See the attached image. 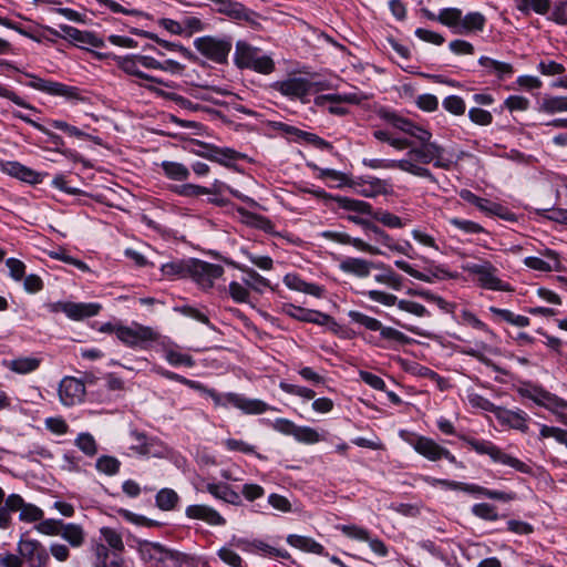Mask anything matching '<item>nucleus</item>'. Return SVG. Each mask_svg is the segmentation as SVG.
Returning <instances> with one entry per match:
<instances>
[{
    "mask_svg": "<svg viewBox=\"0 0 567 567\" xmlns=\"http://www.w3.org/2000/svg\"><path fill=\"white\" fill-rule=\"evenodd\" d=\"M385 118L394 128L405 133L414 138L415 142L420 143V147L412 148L408 153L410 159L396 161L394 168L398 167L417 176L424 175L426 169L414 164L411 161L413 158L424 164L434 162L436 166H447V163L443 158L444 150L436 143L431 142L432 133L430 131L395 113L386 114Z\"/></svg>",
    "mask_w": 567,
    "mask_h": 567,
    "instance_id": "f257e3e1",
    "label": "nucleus"
},
{
    "mask_svg": "<svg viewBox=\"0 0 567 567\" xmlns=\"http://www.w3.org/2000/svg\"><path fill=\"white\" fill-rule=\"evenodd\" d=\"M19 512V519L24 523H39L43 511L34 504L27 503L20 494L12 493L6 497L0 487V529H8L12 525V513Z\"/></svg>",
    "mask_w": 567,
    "mask_h": 567,
    "instance_id": "f03ea898",
    "label": "nucleus"
},
{
    "mask_svg": "<svg viewBox=\"0 0 567 567\" xmlns=\"http://www.w3.org/2000/svg\"><path fill=\"white\" fill-rule=\"evenodd\" d=\"M109 333H114L116 338L130 348L148 349L153 342L159 339V333L153 328L133 322L131 326L109 323Z\"/></svg>",
    "mask_w": 567,
    "mask_h": 567,
    "instance_id": "7ed1b4c3",
    "label": "nucleus"
},
{
    "mask_svg": "<svg viewBox=\"0 0 567 567\" xmlns=\"http://www.w3.org/2000/svg\"><path fill=\"white\" fill-rule=\"evenodd\" d=\"M234 61L240 69H250L262 74H270L275 70V62L269 55L262 54L260 49L245 41L236 43Z\"/></svg>",
    "mask_w": 567,
    "mask_h": 567,
    "instance_id": "20e7f679",
    "label": "nucleus"
},
{
    "mask_svg": "<svg viewBox=\"0 0 567 567\" xmlns=\"http://www.w3.org/2000/svg\"><path fill=\"white\" fill-rule=\"evenodd\" d=\"M206 393L213 400L215 406H234L246 414H261L270 410H276L259 399H248L238 393H218L213 389L206 390Z\"/></svg>",
    "mask_w": 567,
    "mask_h": 567,
    "instance_id": "39448f33",
    "label": "nucleus"
},
{
    "mask_svg": "<svg viewBox=\"0 0 567 567\" xmlns=\"http://www.w3.org/2000/svg\"><path fill=\"white\" fill-rule=\"evenodd\" d=\"M463 270L476 277L478 286L483 289L494 291H513L508 282L498 277V269L489 261L466 262Z\"/></svg>",
    "mask_w": 567,
    "mask_h": 567,
    "instance_id": "423d86ee",
    "label": "nucleus"
},
{
    "mask_svg": "<svg viewBox=\"0 0 567 567\" xmlns=\"http://www.w3.org/2000/svg\"><path fill=\"white\" fill-rule=\"evenodd\" d=\"M478 454H487L494 462L511 466L520 473H529L530 467L518 458L506 454L489 441H480L465 435L460 436Z\"/></svg>",
    "mask_w": 567,
    "mask_h": 567,
    "instance_id": "0eeeda50",
    "label": "nucleus"
},
{
    "mask_svg": "<svg viewBox=\"0 0 567 567\" xmlns=\"http://www.w3.org/2000/svg\"><path fill=\"white\" fill-rule=\"evenodd\" d=\"M424 481L432 485V486H442L447 489L453 491H462L468 494L474 495H483L491 499H497L501 502H511L515 499L516 494L513 492H501V491H493L485 488L483 486L476 485V484H468L463 482H456V481H450V480H442V478H434L426 476L424 477Z\"/></svg>",
    "mask_w": 567,
    "mask_h": 567,
    "instance_id": "6e6552de",
    "label": "nucleus"
},
{
    "mask_svg": "<svg viewBox=\"0 0 567 567\" xmlns=\"http://www.w3.org/2000/svg\"><path fill=\"white\" fill-rule=\"evenodd\" d=\"M317 85V83H313L306 78L289 76L288 79L276 81L271 86L284 96L291 100H300L305 103L308 101L307 97L318 90Z\"/></svg>",
    "mask_w": 567,
    "mask_h": 567,
    "instance_id": "1a4fd4ad",
    "label": "nucleus"
},
{
    "mask_svg": "<svg viewBox=\"0 0 567 567\" xmlns=\"http://www.w3.org/2000/svg\"><path fill=\"white\" fill-rule=\"evenodd\" d=\"M349 317L355 323H359L371 331H379L382 339L386 341H393L400 344H408L411 339L403 332L392 328L385 327L382 322L375 318L369 317L360 311L351 310Z\"/></svg>",
    "mask_w": 567,
    "mask_h": 567,
    "instance_id": "9d476101",
    "label": "nucleus"
},
{
    "mask_svg": "<svg viewBox=\"0 0 567 567\" xmlns=\"http://www.w3.org/2000/svg\"><path fill=\"white\" fill-rule=\"evenodd\" d=\"M194 45L207 59L216 63H224L227 61L233 43L229 38L218 39L207 35L197 38L194 41Z\"/></svg>",
    "mask_w": 567,
    "mask_h": 567,
    "instance_id": "9b49d317",
    "label": "nucleus"
},
{
    "mask_svg": "<svg viewBox=\"0 0 567 567\" xmlns=\"http://www.w3.org/2000/svg\"><path fill=\"white\" fill-rule=\"evenodd\" d=\"M17 551L23 557L28 567H48L50 564L48 549L37 539L25 538L22 535L17 544Z\"/></svg>",
    "mask_w": 567,
    "mask_h": 567,
    "instance_id": "f8f14e48",
    "label": "nucleus"
},
{
    "mask_svg": "<svg viewBox=\"0 0 567 567\" xmlns=\"http://www.w3.org/2000/svg\"><path fill=\"white\" fill-rule=\"evenodd\" d=\"M363 295L371 301L379 302L383 306L391 307L396 305L400 310L416 317L429 316V311L423 305L405 299L399 300L396 296L392 293H388L381 290H369L363 292Z\"/></svg>",
    "mask_w": 567,
    "mask_h": 567,
    "instance_id": "ddd939ff",
    "label": "nucleus"
},
{
    "mask_svg": "<svg viewBox=\"0 0 567 567\" xmlns=\"http://www.w3.org/2000/svg\"><path fill=\"white\" fill-rule=\"evenodd\" d=\"M518 392L522 396L534 401L537 405L544 406L551 412H558L560 410H567V401L548 392L547 390L528 384L519 388Z\"/></svg>",
    "mask_w": 567,
    "mask_h": 567,
    "instance_id": "4468645a",
    "label": "nucleus"
},
{
    "mask_svg": "<svg viewBox=\"0 0 567 567\" xmlns=\"http://www.w3.org/2000/svg\"><path fill=\"white\" fill-rule=\"evenodd\" d=\"M223 274L224 268L220 265L190 259L188 277L196 281L203 289H210L214 286V281L220 278Z\"/></svg>",
    "mask_w": 567,
    "mask_h": 567,
    "instance_id": "2eb2a0df",
    "label": "nucleus"
},
{
    "mask_svg": "<svg viewBox=\"0 0 567 567\" xmlns=\"http://www.w3.org/2000/svg\"><path fill=\"white\" fill-rule=\"evenodd\" d=\"M412 445L419 454H421L429 461L436 462L441 458H445L450 463L463 467L462 463L457 462L456 457L447 449L441 446L430 437L419 436L416 437Z\"/></svg>",
    "mask_w": 567,
    "mask_h": 567,
    "instance_id": "dca6fc26",
    "label": "nucleus"
},
{
    "mask_svg": "<svg viewBox=\"0 0 567 567\" xmlns=\"http://www.w3.org/2000/svg\"><path fill=\"white\" fill-rule=\"evenodd\" d=\"M140 554L145 561L165 563L166 560L174 561L175 565L183 563L186 555L165 548L158 543L144 542L140 545Z\"/></svg>",
    "mask_w": 567,
    "mask_h": 567,
    "instance_id": "f3484780",
    "label": "nucleus"
},
{
    "mask_svg": "<svg viewBox=\"0 0 567 567\" xmlns=\"http://www.w3.org/2000/svg\"><path fill=\"white\" fill-rule=\"evenodd\" d=\"M58 392L61 403L66 406H72L83 401L85 383L74 377H64L59 384Z\"/></svg>",
    "mask_w": 567,
    "mask_h": 567,
    "instance_id": "a211bd4d",
    "label": "nucleus"
},
{
    "mask_svg": "<svg viewBox=\"0 0 567 567\" xmlns=\"http://www.w3.org/2000/svg\"><path fill=\"white\" fill-rule=\"evenodd\" d=\"M339 186H349L365 197H377L379 195H390L393 193L390 185L384 179H342Z\"/></svg>",
    "mask_w": 567,
    "mask_h": 567,
    "instance_id": "6ab92c4d",
    "label": "nucleus"
},
{
    "mask_svg": "<svg viewBox=\"0 0 567 567\" xmlns=\"http://www.w3.org/2000/svg\"><path fill=\"white\" fill-rule=\"evenodd\" d=\"M361 100L358 93L326 94L318 96L316 104L322 105L324 102H330L329 112L333 115L343 116L348 113V109L341 106V103L359 104Z\"/></svg>",
    "mask_w": 567,
    "mask_h": 567,
    "instance_id": "aec40b11",
    "label": "nucleus"
},
{
    "mask_svg": "<svg viewBox=\"0 0 567 567\" xmlns=\"http://www.w3.org/2000/svg\"><path fill=\"white\" fill-rule=\"evenodd\" d=\"M113 59L117 62L118 66L127 74L134 75L136 78L155 82L161 85H165L167 87H173L168 82H165L161 79L152 76L141 70L140 55H127V56H117L114 55Z\"/></svg>",
    "mask_w": 567,
    "mask_h": 567,
    "instance_id": "412c9836",
    "label": "nucleus"
},
{
    "mask_svg": "<svg viewBox=\"0 0 567 567\" xmlns=\"http://www.w3.org/2000/svg\"><path fill=\"white\" fill-rule=\"evenodd\" d=\"M382 264H374L373 261L363 258L346 257L340 260L339 269L344 274L365 278L370 275L373 268H380Z\"/></svg>",
    "mask_w": 567,
    "mask_h": 567,
    "instance_id": "4be33fe9",
    "label": "nucleus"
},
{
    "mask_svg": "<svg viewBox=\"0 0 567 567\" xmlns=\"http://www.w3.org/2000/svg\"><path fill=\"white\" fill-rule=\"evenodd\" d=\"M56 307L73 320H82L84 318L95 316L102 309L100 303L94 302H60Z\"/></svg>",
    "mask_w": 567,
    "mask_h": 567,
    "instance_id": "5701e85b",
    "label": "nucleus"
},
{
    "mask_svg": "<svg viewBox=\"0 0 567 567\" xmlns=\"http://www.w3.org/2000/svg\"><path fill=\"white\" fill-rule=\"evenodd\" d=\"M185 515L190 519L204 520L214 526L226 524V519L216 509L207 505H189L185 509Z\"/></svg>",
    "mask_w": 567,
    "mask_h": 567,
    "instance_id": "b1692460",
    "label": "nucleus"
},
{
    "mask_svg": "<svg viewBox=\"0 0 567 567\" xmlns=\"http://www.w3.org/2000/svg\"><path fill=\"white\" fill-rule=\"evenodd\" d=\"M204 148L206 150L205 155L208 158H210L212 161H215L221 165H225V166H231L235 163H237L238 161H249L250 162V158H248L247 155L236 152L233 148H228V147L220 148V147L208 146V145L204 146Z\"/></svg>",
    "mask_w": 567,
    "mask_h": 567,
    "instance_id": "393cba45",
    "label": "nucleus"
},
{
    "mask_svg": "<svg viewBox=\"0 0 567 567\" xmlns=\"http://www.w3.org/2000/svg\"><path fill=\"white\" fill-rule=\"evenodd\" d=\"M33 81L30 83V86L33 89H37L39 91L52 94V95H59V96H66L69 99H75L78 97V89L73 86H69L59 82L53 81H47L37 76H32Z\"/></svg>",
    "mask_w": 567,
    "mask_h": 567,
    "instance_id": "a878e982",
    "label": "nucleus"
},
{
    "mask_svg": "<svg viewBox=\"0 0 567 567\" xmlns=\"http://www.w3.org/2000/svg\"><path fill=\"white\" fill-rule=\"evenodd\" d=\"M176 193L183 196L198 197L202 195H209L212 203H220L219 195L221 194V186L214 185L212 188L198 186L195 184L176 185L173 188Z\"/></svg>",
    "mask_w": 567,
    "mask_h": 567,
    "instance_id": "bb28decb",
    "label": "nucleus"
},
{
    "mask_svg": "<svg viewBox=\"0 0 567 567\" xmlns=\"http://www.w3.org/2000/svg\"><path fill=\"white\" fill-rule=\"evenodd\" d=\"M486 24V18L483 13L473 11L462 16L460 30H455V34H471L482 32Z\"/></svg>",
    "mask_w": 567,
    "mask_h": 567,
    "instance_id": "cd10ccee",
    "label": "nucleus"
},
{
    "mask_svg": "<svg viewBox=\"0 0 567 567\" xmlns=\"http://www.w3.org/2000/svg\"><path fill=\"white\" fill-rule=\"evenodd\" d=\"M40 364L41 359L37 357H19L16 359L2 361L3 367L19 374L31 373L35 371Z\"/></svg>",
    "mask_w": 567,
    "mask_h": 567,
    "instance_id": "c85d7f7f",
    "label": "nucleus"
},
{
    "mask_svg": "<svg viewBox=\"0 0 567 567\" xmlns=\"http://www.w3.org/2000/svg\"><path fill=\"white\" fill-rule=\"evenodd\" d=\"M207 492L217 499H221L228 504L239 506L241 505L240 495L235 492L228 484L225 483H209L206 486Z\"/></svg>",
    "mask_w": 567,
    "mask_h": 567,
    "instance_id": "c756f323",
    "label": "nucleus"
},
{
    "mask_svg": "<svg viewBox=\"0 0 567 567\" xmlns=\"http://www.w3.org/2000/svg\"><path fill=\"white\" fill-rule=\"evenodd\" d=\"M463 12L458 8H444L440 10L437 16L429 13L427 18L436 20L443 25L450 28L455 34V30H460Z\"/></svg>",
    "mask_w": 567,
    "mask_h": 567,
    "instance_id": "7c9ffc66",
    "label": "nucleus"
},
{
    "mask_svg": "<svg viewBox=\"0 0 567 567\" xmlns=\"http://www.w3.org/2000/svg\"><path fill=\"white\" fill-rule=\"evenodd\" d=\"M284 284L291 290L305 292L315 297H320L322 293L321 287L315 284L306 282L297 274H287L284 277Z\"/></svg>",
    "mask_w": 567,
    "mask_h": 567,
    "instance_id": "2f4dec72",
    "label": "nucleus"
},
{
    "mask_svg": "<svg viewBox=\"0 0 567 567\" xmlns=\"http://www.w3.org/2000/svg\"><path fill=\"white\" fill-rule=\"evenodd\" d=\"M546 256L548 257L549 260H544L539 257H526L524 259V264L528 268L538 270V271L547 272V271H551V270H558L560 262H559L557 254L553 250H547Z\"/></svg>",
    "mask_w": 567,
    "mask_h": 567,
    "instance_id": "473e14b6",
    "label": "nucleus"
},
{
    "mask_svg": "<svg viewBox=\"0 0 567 567\" xmlns=\"http://www.w3.org/2000/svg\"><path fill=\"white\" fill-rule=\"evenodd\" d=\"M480 65H482L488 73L496 75L501 80H505L514 73V68L512 64L506 62H501L488 56H481L478 60Z\"/></svg>",
    "mask_w": 567,
    "mask_h": 567,
    "instance_id": "72a5a7b5",
    "label": "nucleus"
},
{
    "mask_svg": "<svg viewBox=\"0 0 567 567\" xmlns=\"http://www.w3.org/2000/svg\"><path fill=\"white\" fill-rule=\"evenodd\" d=\"M495 415L501 422L508 424L513 429L523 432L527 431L526 414L523 411L515 412L498 406Z\"/></svg>",
    "mask_w": 567,
    "mask_h": 567,
    "instance_id": "f704fd0d",
    "label": "nucleus"
},
{
    "mask_svg": "<svg viewBox=\"0 0 567 567\" xmlns=\"http://www.w3.org/2000/svg\"><path fill=\"white\" fill-rule=\"evenodd\" d=\"M537 110L546 114L567 112V96L544 95L537 103Z\"/></svg>",
    "mask_w": 567,
    "mask_h": 567,
    "instance_id": "c9c22d12",
    "label": "nucleus"
},
{
    "mask_svg": "<svg viewBox=\"0 0 567 567\" xmlns=\"http://www.w3.org/2000/svg\"><path fill=\"white\" fill-rule=\"evenodd\" d=\"M287 542L296 548L318 555H322L324 550V547L321 544L306 536L289 535Z\"/></svg>",
    "mask_w": 567,
    "mask_h": 567,
    "instance_id": "e433bc0d",
    "label": "nucleus"
},
{
    "mask_svg": "<svg viewBox=\"0 0 567 567\" xmlns=\"http://www.w3.org/2000/svg\"><path fill=\"white\" fill-rule=\"evenodd\" d=\"M190 259L176 260L164 264L161 268L163 275L169 279L187 278L189 274Z\"/></svg>",
    "mask_w": 567,
    "mask_h": 567,
    "instance_id": "4c0bfd02",
    "label": "nucleus"
},
{
    "mask_svg": "<svg viewBox=\"0 0 567 567\" xmlns=\"http://www.w3.org/2000/svg\"><path fill=\"white\" fill-rule=\"evenodd\" d=\"M60 536L72 547H80L84 543V530L78 524L64 523Z\"/></svg>",
    "mask_w": 567,
    "mask_h": 567,
    "instance_id": "58836bf2",
    "label": "nucleus"
},
{
    "mask_svg": "<svg viewBox=\"0 0 567 567\" xmlns=\"http://www.w3.org/2000/svg\"><path fill=\"white\" fill-rule=\"evenodd\" d=\"M515 7L523 14L534 11L537 14H546L550 8L549 0H514Z\"/></svg>",
    "mask_w": 567,
    "mask_h": 567,
    "instance_id": "ea45409f",
    "label": "nucleus"
},
{
    "mask_svg": "<svg viewBox=\"0 0 567 567\" xmlns=\"http://www.w3.org/2000/svg\"><path fill=\"white\" fill-rule=\"evenodd\" d=\"M179 502L178 494L172 488H162L155 496L156 506L162 511H173Z\"/></svg>",
    "mask_w": 567,
    "mask_h": 567,
    "instance_id": "a19ab883",
    "label": "nucleus"
},
{
    "mask_svg": "<svg viewBox=\"0 0 567 567\" xmlns=\"http://www.w3.org/2000/svg\"><path fill=\"white\" fill-rule=\"evenodd\" d=\"M380 269H383V271L374 276L377 282L385 285L393 290H400L402 288L403 279L400 275L394 272L391 268H385L383 264Z\"/></svg>",
    "mask_w": 567,
    "mask_h": 567,
    "instance_id": "79ce46f5",
    "label": "nucleus"
},
{
    "mask_svg": "<svg viewBox=\"0 0 567 567\" xmlns=\"http://www.w3.org/2000/svg\"><path fill=\"white\" fill-rule=\"evenodd\" d=\"M245 274L247 275V277L243 279V282L247 288H250L256 292L262 293L265 288L270 287L269 280L259 275L255 269L248 267Z\"/></svg>",
    "mask_w": 567,
    "mask_h": 567,
    "instance_id": "37998d69",
    "label": "nucleus"
},
{
    "mask_svg": "<svg viewBox=\"0 0 567 567\" xmlns=\"http://www.w3.org/2000/svg\"><path fill=\"white\" fill-rule=\"evenodd\" d=\"M64 522L62 519H44L42 518L35 526L34 529L43 535L58 536L61 534Z\"/></svg>",
    "mask_w": 567,
    "mask_h": 567,
    "instance_id": "c03bdc74",
    "label": "nucleus"
},
{
    "mask_svg": "<svg viewBox=\"0 0 567 567\" xmlns=\"http://www.w3.org/2000/svg\"><path fill=\"white\" fill-rule=\"evenodd\" d=\"M339 206L351 212H357L360 214H371V205L363 200H357L349 197H336L334 198Z\"/></svg>",
    "mask_w": 567,
    "mask_h": 567,
    "instance_id": "a18cd8bd",
    "label": "nucleus"
},
{
    "mask_svg": "<svg viewBox=\"0 0 567 567\" xmlns=\"http://www.w3.org/2000/svg\"><path fill=\"white\" fill-rule=\"evenodd\" d=\"M461 353L473 357L494 371L506 374V371L488 359L481 349L475 347H463Z\"/></svg>",
    "mask_w": 567,
    "mask_h": 567,
    "instance_id": "49530a36",
    "label": "nucleus"
},
{
    "mask_svg": "<svg viewBox=\"0 0 567 567\" xmlns=\"http://www.w3.org/2000/svg\"><path fill=\"white\" fill-rule=\"evenodd\" d=\"M165 359L169 364L174 367L185 365L192 368L195 365V361L189 354L182 353L174 349L165 350Z\"/></svg>",
    "mask_w": 567,
    "mask_h": 567,
    "instance_id": "de8ad7c7",
    "label": "nucleus"
},
{
    "mask_svg": "<svg viewBox=\"0 0 567 567\" xmlns=\"http://www.w3.org/2000/svg\"><path fill=\"white\" fill-rule=\"evenodd\" d=\"M280 311L281 313L301 322H308L309 316L311 313V309H306L289 302L282 303Z\"/></svg>",
    "mask_w": 567,
    "mask_h": 567,
    "instance_id": "09e8293b",
    "label": "nucleus"
},
{
    "mask_svg": "<svg viewBox=\"0 0 567 567\" xmlns=\"http://www.w3.org/2000/svg\"><path fill=\"white\" fill-rule=\"evenodd\" d=\"M295 439L305 444H315L321 441V435L318 431L310 426H297Z\"/></svg>",
    "mask_w": 567,
    "mask_h": 567,
    "instance_id": "8fccbe9b",
    "label": "nucleus"
},
{
    "mask_svg": "<svg viewBox=\"0 0 567 567\" xmlns=\"http://www.w3.org/2000/svg\"><path fill=\"white\" fill-rule=\"evenodd\" d=\"M66 33L69 37L73 38L74 40H76L83 44H89L92 47H100L103 43V41L101 39H99L97 37H95L94 34H92L90 32H82V31L71 28V27L66 29Z\"/></svg>",
    "mask_w": 567,
    "mask_h": 567,
    "instance_id": "3c124183",
    "label": "nucleus"
},
{
    "mask_svg": "<svg viewBox=\"0 0 567 567\" xmlns=\"http://www.w3.org/2000/svg\"><path fill=\"white\" fill-rule=\"evenodd\" d=\"M371 215L375 220L382 223L389 228H401L404 226L402 219L392 213L385 210H377L371 213Z\"/></svg>",
    "mask_w": 567,
    "mask_h": 567,
    "instance_id": "603ef678",
    "label": "nucleus"
},
{
    "mask_svg": "<svg viewBox=\"0 0 567 567\" xmlns=\"http://www.w3.org/2000/svg\"><path fill=\"white\" fill-rule=\"evenodd\" d=\"M472 513L484 520L495 522L498 519V514L494 505L487 503L475 504L472 507Z\"/></svg>",
    "mask_w": 567,
    "mask_h": 567,
    "instance_id": "864d4df0",
    "label": "nucleus"
},
{
    "mask_svg": "<svg viewBox=\"0 0 567 567\" xmlns=\"http://www.w3.org/2000/svg\"><path fill=\"white\" fill-rule=\"evenodd\" d=\"M280 389L288 394L297 395L307 400H312L316 396V392L311 389L286 382L280 383Z\"/></svg>",
    "mask_w": 567,
    "mask_h": 567,
    "instance_id": "5fc2aeb1",
    "label": "nucleus"
},
{
    "mask_svg": "<svg viewBox=\"0 0 567 567\" xmlns=\"http://www.w3.org/2000/svg\"><path fill=\"white\" fill-rule=\"evenodd\" d=\"M450 224L466 234H480L484 231V228L480 224L467 219L454 217L450 219Z\"/></svg>",
    "mask_w": 567,
    "mask_h": 567,
    "instance_id": "6e6d98bb",
    "label": "nucleus"
},
{
    "mask_svg": "<svg viewBox=\"0 0 567 567\" xmlns=\"http://www.w3.org/2000/svg\"><path fill=\"white\" fill-rule=\"evenodd\" d=\"M228 289H229V295L235 302H238V303L248 302L250 293L246 286H244L237 281H231L229 284Z\"/></svg>",
    "mask_w": 567,
    "mask_h": 567,
    "instance_id": "4d7b16f0",
    "label": "nucleus"
},
{
    "mask_svg": "<svg viewBox=\"0 0 567 567\" xmlns=\"http://www.w3.org/2000/svg\"><path fill=\"white\" fill-rule=\"evenodd\" d=\"M540 436L544 439L553 437L558 443L564 444L567 447V430L555 426L542 425Z\"/></svg>",
    "mask_w": 567,
    "mask_h": 567,
    "instance_id": "13d9d810",
    "label": "nucleus"
},
{
    "mask_svg": "<svg viewBox=\"0 0 567 567\" xmlns=\"http://www.w3.org/2000/svg\"><path fill=\"white\" fill-rule=\"evenodd\" d=\"M443 107L454 115H462L465 112V102L457 95H450L444 99Z\"/></svg>",
    "mask_w": 567,
    "mask_h": 567,
    "instance_id": "bf43d9fd",
    "label": "nucleus"
},
{
    "mask_svg": "<svg viewBox=\"0 0 567 567\" xmlns=\"http://www.w3.org/2000/svg\"><path fill=\"white\" fill-rule=\"evenodd\" d=\"M2 172L11 177L31 176L33 172L18 162H7L2 165Z\"/></svg>",
    "mask_w": 567,
    "mask_h": 567,
    "instance_id": "052dcab7",
    "label": "nucleus"
},
{
    "mask_svg": "<svg viewBox=\"0 0 567 567\" xmlns=\"http://www.w3.org/2000/svg\"><path fill=\"white\" fill-rule=\"evenodd\" d=\"M75 443L78 447L89 456H93L96 453L95 440L89 433H81Z\"/></svg>",
    "mask_w": 567,
    "mask_h": 567,
    "instance_id": "680f3d73",
    "label": "nucleus"
},
{
    "mask_svg": "<svg viewBox=\"0 0 567 567\" xmlns=\"http://www.w3.org/2000/svg\"><path fill=\"white\" fill-rule=\"evenodd\" d=\"M50 184L53 188L60 190L62 194L80 196L86 195V193L78 187L70 185V179H51Z\"/></svg>",
    "mask_w": 567,
    "mask_h": 567,
    "instance_id": "e2e57ef3",
    "label": "nucleus"
},
{
    "mask_svg": "<svg viewBox=\"0 0 567 567\" xmlns=\"http://www.w3.org/2000/svg\"><path fill=\"white\" fill-rule=\"evenodd\" d=\"M464 320L465 322L471 326L472 328L474 329H477V330H482L484 331L487 337L492 340V341H495L497 339V336L494 333L493 330H491L482 320H480L475 315L471 313V312H465L464 313Z\"/></svg>",
    "mask_w": 567,
    "mask_h": 567,
    "instance_id": "0e129e2a",
    "label": "nucleus"
},
{
    "mask_svg": "<svg viewBox=\"0 0 567 567\" xmlns=\"http://www.w3.org/2000/svg\"><path fill=\"white\" fill-rule=\"evenodd\" d=\"M6 265L9 269V275L16 281H20L23 279L25 275V265L17 258H8L6 260Z\"/></svg>",
    "mask_w": 567,
    "mask_h": 567,
    "instance_id": "69168bd1",
    "label": "nucleus"
},
{
    "mask_svg": "<svg viewBox=\"0 0 567 567\" xmlns=\"http://www.w3.org/2000/svg\"><path fill=\"white\" fill-rule=\"evenodd\" d=\"M340 530L350 538L363 542L370 540L369 532L365 528L359 527L357 525H342L340 526Z\"/></svg>",
    "mask_w": 567,
    "mask_h": 567,
    "instance_id": "338daca9",
    "label": "nucleus"
},
{
    "mask_svg": "<svg viewBox=\"0 0 567 567\" xmlns=\"http://www.w3.org/2000/svg\"><path fill=\"white\" fill-rule=\"evenodd\" d=\"M458 194L462 199L476 206L481 212H483V213L486 212V208L489 204L488 199L476 196L474 193H472L468 189H461Z\"/></svg>",
    "mask_w": 567,
    "mask_h": 567,
    "instance_id": "774afa93",
    "label": "nucleus"
}]
</instances>
